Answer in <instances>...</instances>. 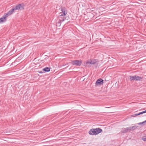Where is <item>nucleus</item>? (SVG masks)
Returning <instances> with one entry per match:
<instances>
[{
    "instance_id": "obj_1",
    "label": "nucleus",
    "mask_w": 146,
    "mask_h": 146,
    "mask_svg": "<svg viewBox=\"0 0 146 146\" xmlns=\"http://www.w3.org/2000/svg\"><path fill=\"white\" fill-rule=\"evenodd\" d=\"M23 7L24 5L23 4H19L17 5L16 6L13 7L8 12L5 14L4 17H1V18H5L6 17L11 14L15 10L20 9H23Z\"/></svg>"
},
{
    "instance_id": "obj_2",
    "label": "nucleus",
    "mask_w": 146,
    "mask_h": 146,
    "mask_svg": "<svg viewBox=\"0 0 146 146\" xmlns=\"http://www.w3.org/2000/svg\"><path fill=\"white\" fill-rule=\"evenodd\" d=\"M102 132V129L99 128H98L96 129H91L89 131V133L91 135H96Z\"/></svg>"
},
{
    "instance_id": "obj_3",
    "label": "nucleus",
    "mask_w": 146,
    "mask_h": 146,
    "mask_svg": "<svg viewBox=\"0 0 146 146\" xmlns=\"http://www.w3.org/2000/svg\"><path fill=\"white\" fill-rule=\"evenodd\" d=\"M82 62V61L81 60H76L72 61L71 63L73 65L76 66H80Z\"/></svg>"
},
{
    "instance_id": "obj_4",
    "label": "nucleus",
    "mask_w": 146,
    "mask_h": 146,
    "mask_svg": "<svg viewBox=\"0 0 146 146\" xmlns=\"http://www.w3.org/2000/svg\"><path fill=\"white\" fill-rule=\"evenodd\" d=\"M61 9L63 15L61 14L60 16L65 15L67 13V11L66 9L64 7H62L61 8Z\"/></svg>"
},
{
    "instance_id": "obj_5",
    "label": "nucleus",
    "mask_w": 146,
    "mask_h": 146,
    "mask_svg": "<svg viewBox=\"0 0 146 146\" xmlns=\"http://www.w3.org/2000/svg\"><path fill=\"white\" fill-rule=\"evenodd\" d=\"M103 80L101 78L98 79L96 81V84L97 85H101L103 83Z\"/></svg>"
},
{
    "instance_id": "obj_6",
    "label": "nucleus",
    "mask_w": 146,
    "mask_h": 146,
    "mask_svg": "<svg viewBox=\"0 0 146 146\" xmlns=\"http://www.w3.org/2000/svg\"><path fill=\"white\" fill-rule=\"evenodd\" d=\"M65 19H63L62 20H60L59 19H57L56 21V23L57 24V25L60 26L61 25V23L62 22L64 21Z\"/></svg>"
},
{
    "instance_id": "obj_7",
    "label": "nucleus",
    "mask_w": 146,
    "mask_h": 146,
    "mask_svg": "<svg viewBox=\"0 0 146 146\" xmlns=\"http://www.w3.org/2000/svg\"><path fill=\"white\" fill-rule=\"evenodd\" d=\"M135 80L137 81H141V79L143 78V77H140L137 75H135Z\"/></svg>"
},
{
    "instance_id": "obj_8",
    "label": "nucleus",
    "mask_w": 146,
    "mask_h": 146,
    "mask_svg": "<svg viewBox=\"0 0 146 146\" xmlns=\"http://www.w3.org/2000/svg\"><path fill=\"white\" fill-rule=\"evenodd\" d=\"M50 68L46 67L43 69V70L45 72H48L50 71Z\"/></svg>"
},
{
    "instance_id": "obj_9",
    "label": "nucleus",
    "mask_w": 146,
    "mask_h": 146,
    "mask_svg": "<svg viewBox=\"0 0 146 146\" xmlns=\"http://www.w3.org/2000/svg\"><path fill=\"white\" fill-rule=\"evenodd\" d=\"M135 75L134 76H129V79L131 81L135 80Z\"/></svg>"
},
{
    "instance_id": "obj_10",
    "label": "nucleus",
    "mask_w": 146,
    "mask_h": 146,
    "mask_svg": "<svg viewBox=\"0 0 146 146\" xmlns=\"http://www.w3.org/2000/svg\"><path fill=\"white\" fill-rule=\"evenodd\" d=\"M90 60L91 61L92 64H95L97 62L96 60V59H92L91 60L90 59Z\"/></svg>"
},
{
    "instance_id": "obj_11",
    "label": "nucleus",
    "mask_w": 146,
    "mask_h": 146,
    "mask_svg": "<svg viewBox=\"0 0 146 146\" xmlns=\"http://www.w3.org/2000/svg\"><path fill=\"white\" fill-rule=\"evenodd\" d=\"M121 132L122 133L127 132L126 129L124 128H122L121 131Z\"/></svg>"
},
{
    "instance_id": "obj_12",
    "label": "nucleus",
    "mask_w": 146,
    "mask_h": 146,
    "mask_svg": "<svg viewBox=\"0 0 146 146\" xmlns=\"http://www.w3.org/2000/svg\"><path fill=\"white\" fill-rule=\"evenodd\" d=\"M6 21V19H0V23H2Z\"/></svg>"
},
{
    "instance_id": "obj_13",
    "label": "nucleus",
    "mask_w": 146,
    "mask_h": 146,
    "mask_svg": "<svg viewBox=\"0 0 146 146\" xmlns=\"http://www.w3.org/2000/svg\"><path fill=\"white\" fill-rule=\"evenodd\" d=\"M131 130H133L135 129H136L137 128V127L135 126H133L131 127Z\"/></svg>"
},
{
    "instance_id": "obj_14",
    "label": "nucleus",
    "mask_w": 146,
    "mask_h": 146,
    "mask_svg": "<svg viewBox=\"0 0 146 146\" xmlns=\"http://www.w3.org/2000/svg\"><path fill=\"white\" fill-rule=\"evenodd\" d=\"M127 132L128 131H131V127H127L126 128Z\"/></svg>"
},
{
    "instance_id": "obj_15",
    "label": "nucleus",
    "mask_w": 146,
    "mask_h": 146,
    "mask_svg": "<svg viewBox=\"0 0 146 146\" xmlns=\"http://www.w3.org/2000/svg\"><path fill=\"white\" fill-rule=\"evenodd\" d=\"M142 139L144 141L146 142V137H145V136L143 137H142Z\"/></svg>"
},
{
    "instance_id": "obj_16",
    "label": "nucleus",
    "mask_w": 146,
    "mask_h": 146,
    "mask_svg": "<svg viewBox=\"0 0 146 146\" xmlns=\"http://www.w3.org/2000/svg\"><path fill=\"white\" fill-rule=\"evenodd\" d=\"M86 64H92L91 61L90 60V62H89L88 61H86Z\"/></svg>"
},
{
    "instance_id": "obj_17",
    "label": "nucleus",
    "mask_w": 146,
    "mask_h": 146,
    "mask_svg": "<svg viewBox=\"0 0 146 146\" xmlns=\"http://www.w3.org/2000/svg\"><path fill=\"white\" fill-rule=\"evenodd\" d=\"M144 123H145V122H144V121L143 122H140V123H138V124H142Z\"/></svg>"
},
{
    "instance_id": "obj_18",
    "label": "nucleus",
    "mask_w": 146,
    "mask_h": 146,
    "mask_svg": "<svg viewBox=\"0 0 146 146\" xmlns=\"http://www.w3.org/2000/svg\"><path fill=\"white\" fill-rule=\"evenodd\" d=\"M143 111H142V112H140L139 113V114L140 115H141V114H143Z\"/></svg>"
},
{
    "instance_id": "obj_19",
    "label": "nucleus",
    "mask_w": 146,
    "mask_h": 146,
    "mask_svg": "<svg viewBox=\"0 0 146 146\" xmlns=\"http://www.w3.org/2000/svg\"><path fill=\"white\" fill-rule=\"evenodd\" d=\"M135 115L136 116H137V115H139V113H136V114H135Z\"/></svg>"
},
{
    "instance_id": "obj_20",
    "label": "nucleus",
    "mask_w": 146,
    "mask_h": 146,
    "mask_svg": "<svg viewBox=\"0 0 146 146\" xmlns=\"http://www.w3.org/2000/svg\"><path fill=\"white\" fill-rule=\"evenodd\" d=\"M143 111V113H146V110Z\"/></svg>"
},
{
    "instance_id": "obj_21",
    "label": "nucleus",
    "mask_w": 146,
    "mask_h": 146,
    "mask_svg": "<svg viewBox=\"0 0 146 146\" xmlns=\"http://www.w3.org/2000/svg\"><path fill=\"white\" fill-rule=\"evenodd\" d=\"M39 72V73H42V71H40V72Z\"/></svg>"
},
{
    "instance_id": "obj_22",
    "label": "nucleus",
    "mask_w": 146,
    "mask_h": 146,
    "mask_svg": "<svg viewBox=\"0 0 146 146\" xmlns=\"http://www.w3.org/2000/svg\"><path fill=\"white\" fill-rule=\"evenodd\" d=\"M144 122H145V123H146V120Z\"/></svg>"
}]
</instances>
